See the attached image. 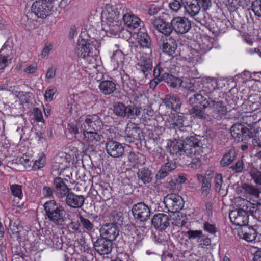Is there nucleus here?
I'll list each match as a JSON object with an SVG mask.
<instances>
[{"label":"nucleus","instance_id":"f257e3e1","mask_svg":"<svg viewBox=\"0 0 261 261\" xmlns=\"http://www.w3.org/2000/svg\"><path fill=\"white\" fill-rule=\"evenodd\" d=\"M45 219L56 226L64 225L66 221V211L64 207L54 200H49L43 205Z\"/></svg>","mask_w":261,"mask_h":261},{"label":"nucleus","instance_id":"f03ea898","mask_svg":"<svg viewBox=\"0 0 261 261\" xmlns=\"http://www.w3.org/2000/svg\"><path fill=\"white\" fill-rule=\"evenodd\" d=\"M190 105L193 107L189 111V114L194 119L205 120L208 115L206 109L211 107V102L200 94H193L188 99Z\"/></svg>","mask_w":261,"mask_h":261},{"label":"nucleus","instance_id":"7ed1b4c3","mask_svg":"<svg viewBox=\"0 0 261 261\" xmlns=\"http://www.w3.org/2000/svg\"><path fill=\"white\" fill-rule=\"evenodd\" d=\"M126 10V6L122 3L115 5L107 4L101 12V19L110 27L119 28V21L121 16Z\"/></svg>","mask_w":261,"mask_h":261},{"label":"nucleus","instance_id":"20e7f679","mask_svg":"<svg viewBox=\"0 0 261 261\" xmlns=\"http://www.w3.org/2000/svg\"><path fill=\"white\" fill-rule=\"evenodd\" d=\"M256 122L247 124L248 127H245L241 124H234L230 128V133L233 138L238 141L248 140L253 138L258 133L255 127Z\"/></svg>","mask_w":261,"mask_h":261},{"label":"nucleus","instance_id":"39448f33","mask_svg":"<svg viewBox=\"0 0 261 261\" xmlns=\"http://www.w3.org/2000/svg\"><path fill=\"white\" fill-rule=\"evenodd\" d=\"M177 138V140L183 141L187 156L192 157L193 155L200 154L202 143L198 136H189L184 134Z\"/></svg>","mask_w":261,"mask_h":261},{"label":"nucleus","instance_id":"423d86ee","mask_svg":"<svg viewBox=\"0 0 261 261\" xmlns=\"http://www.w3.org/2000/svg\"><path fill=\"white\" fill-rule=\"evenodd\" d=\"M94 43H96V40L83 38L81 36L78 40L75 48V54L77 57L91 61V58H93L94 56L93 53L96 51Z\"/></svg>","mask_w":261,"mask_h":261},{"label":"nucleus","instance_id":"0eeeda50","mask_svg":"<svg viewBox=\"0 0 261 261\" xmlns=\"http://www.w3.org/2000/svg\"><path fill=\"white\" fill-rule=\"evenodd\" d=\"M202 84L201 89L196 94H200L204 97H207L206 98L210 102H215L218 97H220L219 90L216 89L217 82L215 79L207 77L203 80Z\"/></svg>","mask_w":261,"mask_h":261},{"label":"nucleus","instance_id":"6e6552de","mask_svg":"<svg viewBox=\"0 0 261 261\" xmlns=\"http://www.w3.org/2000/svg\"><path fill=\"white\" fill-rule=\"evenodd\" d=\"M111 109L114 116L121 119L126 118L131 119H135L138 110L137 107L133 104L126 106L121 102H114Z\"/></svg>","mask_w":261,"mask_h":261},{"label":"nucleus","instance_id":"1a4fd4ad","mask_svg":"<svg viewBox=\"0 0 261 261\" xmlns=\"http://www.w3.org/2000/svg\"><path fill=\"white\" fill-rule=\"evenodd\" d=\"M52 3L43 0H37L32 5V11L38 17L45 18L50 15L54 11Z\"/></svg>","mask_w":261,"mask_h":261},{"label":"nucleus","instance_id":"9d476101","mask_svg":"<svg viewBox=\"0 0 261 261\" xmlns=\"http://www.w3.org/2000/svg\"><path fill=\"white\" fill-rule=\"evenodd\" d=\"M163 202L167 211L172 213L178 212L182 210L185 204L181 196L173 193L167 195L164 197Z\"/></svg>","mask_w":261,"mask_h":261},{"label":"nucleus","instance_id":"9b49d317","mask_svg":"<svg viewBox=\"0 0 261 261\" xmlns=\"http://www.w3.org/2000/svg\"><path fill=\"white\" fill-rule=\"evenodd\" d=\"M165 16H167V14H165L162 16L153 17L150 20V23L153 27L159 32L169 36L173 31L172 19L170 22L166 20Z\"/></svg>","mask_w":261,"mask_h":261},{"label":"nucleus","instance_id":"f8f14e48","mask_svg":"<svg viewBox=\"0 0 261 261\" xmlns=\"http://www.w3.org/2000/svg\"><path fill=\"white\" fill-rule=\"evenodd\" d=\"M132 212L134 219L141 222L147 221L151 214L150 208L143 202L134 204L132 208Z\"/></svg>","mask_w":261,"mask_h":261},{"label":"nucleus","instance_id":"ddd939ff","mask_svg":"<svg viewBox=\"0 0 261 261\" xmlns=\"http://www.w3.org/2000/svg\"><path fill=\"white\" fill-rule=\"evenodd\" d=\"M99 114L87 115L84 122L80 125L81 131H98L101 128L103 123Z\"/></svg>","mask_w":261,"mask_h":261},{"label":"nucleus","instance_id":"4468645a","mask_svg":"<svg viewBox=\"0 0 261 261\" xmlns=\"http://www.w3.org/2000/svg\"><path fill=\"white\" fill-rule=\"evenodd\" d=\"M142 136V130L137 124L132 123L127 125L124 136L126 142L137 144Z\"/></svg>","mask_w":261,"mask_h":261},{"label":"nucleus","instance_id":"2eb2a0df","mask_svg":"<svg viewBox=\"0 0 261 261\" xmlns=\"http://www.w3.org/2000/svg\"><path fill=\"white\" fill-rule=\"evenodd\" d=\"M229 216L231 222L240 226L241 228L248 225L249 216L242 206L232 211L229 213Z\"/></svg>","mask_w":261,"mask_h":261},{"label":"nucleus","instance_id":"dca6fc26","mask_svg":"<svg viewBox=\"0 0 261 261\" xmlns=\"http://www.w3.org/2000/svg\"><path fill=\"white\" fill-rule=\"evenodd\" d=\"M91 239L95 251L99 254H108L111 252L113 246L111 241L102 237H100L97 239L92 237Z\"/></svg>","mask_w":261,"mask_h":261},{"label":"nucleus","instance_id":"f3484780","mask_svg":"<svg viewBox=\"0 0 261 261\" xmlns=\"http://www.w3.org/2000/svg\"><path fill=\"white\" fill-rule=\"evenodd\" d=\"M137 115L135 119L138 118L145 125L154 126L156 123L154 112L151 109H142L137 107Z\"/></svg>","mask_w":261,"mask_h":261},{"label":"nucleus","instance_id":"a211bd4d","mask_svg":"<svg viewBox=\"0 0 261 261\" xmlns=\"http://www.w3.org/2000/svg\"><path fill=\"white\" fill-rule=\"evenodd\" d=\"M83 135L84 143L88 145L91 149H93L97 145L98 142L102 143L103 136L98 131L88 130L81 131Z\"/></svg>","mask_w":261,"mask_h":261},{"label":"nucleus","instance_id":"6ab92c4d","mask_svg":"<svg viewBox=\"0 0 261 261\" xmlns=\"http://www.w3.org/2000/svg\"><path fill=\"white\" fill-rule=\"evenodd\" d=\"M99 232L100 237H102L112 242L119 235V230L118 226L114 223H106L101 226Z\"/></svg>","mask_w":261,"mask_h":261},{"label":"nucleus","instance_id":"aec40b11","mask_svg":"<svg viewBox=\"0 0 261 261\" xmlns=\"http://www.w3.org/2000/svg\"><path fill=\"white\" fill-rule=\"evenodd\" d=\"M173 31L180 35L188 32L191 29V22L185 17H175L172 19Z\"/></svg>","mask_w":261,"mask_h":261},{"label":"nucleus","instance_id":"412c9836","mask_svg":"<svg viewBox=\"0 0 261 261\" xmlns=\"http://www.w3.org/2000/svg\"><path fill=\"white\" fill-rule=\"evenodd\" d=\"M105 149L108 155L115 158L122 156L124 152L123 146L113 139H109L106 143Z\"/></svg>","mask_w":261,"mask_h":261},{"label":"nucleus","instance_id":"4be33fe9","mask_svg":"<svg viewBox=\"0 0 261 261\" xmlns=\"http://www.w3.org/2000/svg\"><path fill=\"white\" fill-rule=\"evenodd\" d=\"M174 118L175 120L172 124L174 125V128L177 127L178 128L177 130H176V134L177 137L184 134L185 133H186L188 131V129L191 128L190 121L183 113L177 115Z\"/></svg>","mask_w":261,"mask_h":261},{"label":"nucleus","instance_id":"5701e85b","mask_svg":"<svg viewBox=\"0 0 261 261\" xmlns=\"http://www.w3.org/2000/svg\"><path fill=\"white\" fill-rule=\"evenodd\" d=\"M171 217L164 213L155 214L151 220L152 225L155 229L163 230L170 225Z\"/></svg>","mask_w":261,"mask_h":261},{"label":"nucleus","instance_id":"b1692460","mask_svg":"<svg viewBox=\"0 0 261 261\" xmlns=\"http://www.w3.org/2000/svg\"><path fill=\"white\" fill-rule=\"evenodd\" d=\"M136 40L141 48L147 49V53L151 55L152 52L151 40L145 30H139L137 33Z\"/></svg>","mask_w":261,"mask_h":261},{"label":"nucleus","instance_id":"393cba45","mask_svg":"<svg viewBox=\"0 0 261 261\" xmlns=\"http://www.w3.org/2000/svg\"><path fill=\"white\" fill-rule=\"evenodd\" d=\"M66 179L61 177H56L53 181L54 193L59 198H64L69 192L70 189L65 183Z\"/></svg>","mask_w":261,"mask_h":261},{"label":"nucleus","instance_id":"a878e982","mask_svg":"<svg viewBox=\"0 0 261 261\" xmlns=\"http://www.w3.org/2000/svg\"><path fill=\"white\" fill-rule=\"evenodd\" d=\"M162 100V103L171 111H177L182 104L180 97L172 94H166Z\"/></svg>","mask_w":261,"mask_h":261},{"label":"nucleus","instance_id":"bb28decb","mask_svg":"<svg viewBox=\"0 0 261 261\" xmlns=\"http://www.w3.org/2000/svg\"><path fill=\"white\" fill-rule=\"evenodd\" d=\"M193 17H194L195 20L201 26L208 30H212L214 29V21L206 11H199Z\"/></svg>","mask_w":261,"mask_h":261},{"label":"nucleus","instance_id":"cd10ccee","mask_svg":"<svg viewBox=\"0 0 261 261\" xmlns=\"http://www.w3.org/2000/svg\"><path fill=\"white\" fill-rule=\"evenodd\" d=\"M137 68L140 70L145 77L152 68V60L147 55H142L138 59Z\"/></svg>","mask_w":261,"mask_h":261},{"label":"nucleus","instance_id":"c85d7f7f","mask_svg":"<svg viewBox=\"0 0 261 261\" xmlns=\"http://www.w3.org/2000/svg\"><path fill=\"white\" fill-rule=\"evenodd\" d=\"M24 231L23 227L18 220L10 221L8 232L11 238L17 241L21 240Z\"/></svg>","mask_w":261,"mask_h":261},{"label":"nucleus","instance_id":"c756f323","mask_svg":"<svg viewBox=\"0 0 261 261\" xmlns=\"http://www.w3.org/2000/svg\"><path fill=\"white\" fill-rule=\"evenodd\" d=\"M65 203L69 207L81 208L84 204L85 198L83 195H76L73 192H68L65 196Z\"/></svg>","mask_w":261,"mask_h":261},{"label":"nucleus","instance_id":"7c9ffc66","mask_svg":"<svg viewBox=\"0 0 261 261\" xmlns=\"http://www.w3.org/2000/svg\"><path fill=\"white\" fill-rule=\"evenodd\" d=\"M163 42L160 44V47L163 53L168 55L169 56H172L175 52L177 44L176 40L172 37L169 38H165L162 37L161 41Z\"/></svg>","mask_w":261,"mask_h":261},{"label":"nucleus","instance_id":"2f4dec72","mask_svg":"<svg viewBox=\"0 0 261 261\" xmlns=\"http://www.w3.org/2000/svg\"><path fill=\"white\" fill-rule=\"evenodd\" d=\"M124 11L122 15V20L124 24L129 28H138L141 22V20L126 7V10Z\"/></svg>","mask_w":261,"mask_h":261},{"label":"nucleus","instance_id":"473e14b6","mask_svg":"<svg viewBox=\"0 0 261 261\" xmlns=\"http://www.w3.org/2000/svg\"><path fill=\"white\" fill-rule=\"evenodd\" d=\"M219 98L218 97V100H216L215 102H211V106L212 104L214 110L213 116L218 120L220 119L222 116L226 115L227 112L225 102L219 99Z\"/></svg>","mask_w":261,"mask_h":261},{"label":"nucleus","instance_id":"72a5a7b5","mask_svg":"<svg viewBox=\"0 0 261 261\" xmlns=\"http://www.w3.org/2000/svg\"><path fill=\"white\" fill-rule=\"evenodd\" d=\"M239 235L245 241L252 242L255 240L257 232L252 226L247 225L241 228L239 231Z\"/></svg>","mask_w":261,"mask_h":261},{"label":"nucleus","instance_id":"f704fd0d","mask_svg":"<svg viewBox=\"0 0 261 261\" xmlns=\"http://www.w3.org/2000/svg\"><path fill=\"white\" fill-rule=\"evenodd\" d=\"M182 4L186 12L192 17L199 12L200 6L196 0H181Z\"/></svg>","mask_w":261,"mask_h":261},{"label":"nucleus","instance_id":"c9c22d12","mask_svg":"<svg viewBox=\"0 0 261 261\" xmlns=\"http://www.w3.org/2000/svg\"><path fill=\"white\" fill-rule=\"evenodd\" d=\"M176 168L175 163L172 161H168L162 165L159 171L156 174L155 177L157 180L162 179L167 177L169 172Z\"/></svg>","mask_w":261,"mask_h":261},{"label":"nucleus","instance_id":"e433bc0d","mask_svg":"<svg viewBox=\"0 0 261 261\" xmlns=\"http://www.w3.org/2000/svg\"><path fill=\"white\" fill-rule=\"evenodd\" d=\"M116 84L112 80H102L98 86L101 93L105 95L111 94L116 90Z\"/></svg>","mask_w":261,"mask_h":261},{"label":"nucleus","instance_id":"4c0bfd02","mask_svg":"<svg viewBox=\"0 0 261 261\" xmlns=\"http://www.w3.org/2000/svg\"><path fill=\"white\" fill-rule=\"evenodd\" d=\"M13 47V39L9 38L0 49L1 56H3L8 59L12 60L14 54Z\"/></svg>","mask_w":261,"mask_h":261},{"label":"nucleus","instance_id":"58836bf2","mask_svg":"<svg viewBox=\"0 0 261 261\" xmlns=\"http://www.w3.org/2000/svg\"><path fill=\"white\" fill-rule=\"evenodd\" d=\"M137 175L138 180H141L144 184L150 183L153 177L152 171L146 167L139 169Z\"/></svg>","mask_w":261,"mask_h":261},{"label":"nucleus","instance_id":"ea45409f","mask_svg":"<svg viewBox=\"0 0 261 261\" xmlns=\"http://www.w3.org/2000/svg\"><path fill=\"white\" fill-rule=\"evenodd\" d=\"M236 152L234 149H231L226 151L220 161V165L225 167L230 165L236 158Z\"/></svg>","mask_w":261,"mask_h":261},{"label":"nucleus","instance_id":"a19ab883","mask_svg":"<svg viewBox=\"0 0 261 261\" xmlns=\"http://www.w3.org/2000/svg\"><path fill=\"white\" fill-rule=\"evenodd\" d=\"M170 153L177 155L186 154L183 141L178 140L172 142L170 147Z\"/></svg>","mask_w":261,"mask_h":261},{"label":"nucleus","instance_id":"79ce46f5","mask_svg":"<svg viewBox=\"0 0 261 261\" xmlns=\"http://www.w3.org/2000/svg\"><path fill=\"white\" fill-rule=\"evenodd\" d=\"M46 241L48 245L56 249H61L62 248V239L55 234H51L49 240L46 238Z\"/></svg>","mask_w":261,"mask_h":261},{"label":"nucleus","instance_id":"37998d69","mask_svg":"<svg viewBox=\"0 0 261 261\" xmlns=\"http://www.w3.org/2000/svg\"><path fill=\"white\" fill-rule=\"evenodd\" d=\"M128 159L133 166L141 165L144 163V155L138 152H130L128 154Z\"/></svg>","mask_w":261,"mask_h":261},{"label":"nucleus","instance_id":"c03bdc74","mask_svg":"<svg viewBox=\"0 0 261 261\" xmlns=\"http://www.w3.org/2000/svg\"><path fill=\"white\" fill-rule=\"evenodd\" d=\"M168 74V73L165 71L164 64L161 62H160L159 64H158L154 68L153 73V77L162 81H164L166 75H167Z\"/></svg>","mask_w":261,"mask_h":261},{"label":"nucleus","instance_id":"a18cd8bd","mask_svg":"<svg viewBox=\"0 0 261 261\" xmlns=\"http://www.w3.org/2000/svg\"><path fill=\"white\" fill-rule=\"evenodd\" d=\"M164 81L173 88L179 87L181 84V81L179 78L175 77L169 73L166 75Z\"/></svg>","mask_w":261,"mask_h":261},{"label":"nucleus","instance_id":"49530a36","mask_svg":"<svg viewBox=\"0 0 261 261\" xmlns=\"http://www.w3.org/2000/svg\"><path fill=\"white\" fill-rule=\"evenodd\" d=\"M210 178H203L201 181V187L200 189L201 195L206 197L210 193L211 191V182Z\"/></svg>","mask_w":261,"mask_h":261},{"label":"nucleus","instance_id":"de8ad7c7","mask_svg":"<svg viewBox=\"0 0 261 261\" xmlns=\"http://www.w3.org/2000/svg\"><path fill=\"white\" fill-rule=\"evenodd\" d=\"M243 188L246 193L248 194L255 198H258L259 197L260 191L254 186L249 184H245L243 186Z\"/></svg>","mask_w":261,"mask_h":261},{"label":"nucleus","instance_id":"09e8293b","mask_svg":"<svg viewBox=\"0 0 261 261\" xmlns=\"http://www.w3.org/2000/svg\"><path fill=\"white\" fill-rule=\"evenodd\" d=\"M202 234L203 231L201 230L189 229L185 233V236L190 241H197Z\"/></svg>","mask_w":261,"mask_h":261},{"label":"nucleus","instance_id":"8fccbe9b","mask_svg":"<svg viewBox=\"0 0 261 261\" xmlns=\"http://www.w3.org/2000/svg\"><path fill=\"white\" fill-rule=\"evenodd\" d=\"M201 84V81L199 79H193L188 83L187 88L191 92H195L197 90H200V88Z\"/></svg>","mask_w":261,"mask_h":261},{"label":"nucleus","instance_id":"3c124183","mask_svg":"<svg viewBox=\"0 0 261 261\" xmlns=\"http://www.w3.org/2000/svg\"><path fill=\"white\" fill-rule=\"evenodd\" d=\"M227 21L226 20H221L220 19H218L215 24V27L214 26V29L212 30H210L212 32H216L218 33H224L225 32L227 29L226 25Z\"/></svg>","mask_w":261,"mask_h":261},{"label":"nucleus","instance_id":"603ef678","mask_svg":"<svg viewBox=\"0 0 261 261\" xmlns=\"http://www.w3.org/2000/svg\"><path fill=\"white\" fill-rule=\"evenodd\" d=\"M196 242L198 243V245L200 247L205 248L211 245V240L210 238L203 233Z\"/></svg>","mask_w":261,"mask_h":261},{"label":"nucleus","instance_id":"864d4df0","mask_svg":"<svg viewBox=\"0 0 261 261\" xmlns=\"http://www.w3.org/2000/svg\"><path fill=\"white\" fill-rule=\"evenodd\" d=\"M245 204L242 206L244 210H245V212L247 213L248 216L249 214H251L254 215V214L256 215V204L252 203L248 201H245L243 200Z\"/></svg>","mask_w":261,"mask_h":261},{"label":"nucleus","instance_id":"5fc2aeb1","mask_svg":"<svg viewBox=\"0 0 261 261\" xmlns=\"http://www.w3.org/2000/svg\"><path fill=\"white\" fill-rule=\"evenodd\" d=\"M112 60L116 62L118 65L122 64L124 61V55L122 51L117 50L113 53L111 57Z\"/></svg>","mask_w":261,"mask_h":261},{"label":"nucleus","instance_id":"6e6d98bb","mask_svg":"<svg viewBox=\"0 0 261 261\" xmlns=\"http://www.w3.org/2000/svg\"><path fill=\"white\" fill-rule=\"evenodd\" d=\"M80 221L82 226L87 231H92L94 229V225L88 219L82 215L79 216Z\"/></svg>","mask_w":261,"mask_h":261},{"label":"nucleus","instance_id":"4d7b16f0","mask_svg":"<svg viewBox=\"0 0 261 261\" xmlns=\"http://www.w3.org/2000/svg\"><path fill=\"white\" fill-rule=\"evenodd\" d=\"M10 189L13 195L20 199L22 198V187L20 185L14 184L11 186Z\"/></svg>","mask_w":261,"mask_h":261},{"label":"nucleus","instance_id":"13d9d810","mask_svg":"<svg viewBox=\"0 0 261 261\" xmlns=\"http://www.w3.org/2000/svg\"><path fill=\"white\" fill-rule=\"evenodd\" d=\"M33 118L37 122H44L42 113L38 108H34L32 111Z\"/></svg>","mask_w":261,"mask_h":261},{"label":"nucleus","instance_id":"bf43d9fd","mask_svg":"<svg viewBox=\"0 0 261 261\" xmlns=\"http://www.w3.org/2000/svg\"><path fill=\"white\" fill-rule=\"evenodd\" d=\"M243 0H228V7L230 11H234L240 6L243 7L242 4Z\"/></svg>","mask_w":261,"mask_h":261},{"label":"nucleus","instance_id":"052dcab7","mask_svg":"<svg viewBox=\"0 0 261 261\" xmlns=\"http://www.w3.org/2000/svg\"><path fill=\"white\" fill-rule=\"evenodd\" d=\"M252 10L255 15L261 17V0H256L252 3Z\"/></svg>","mask_w":261,"mask_h":261},{"label":"nucleus","instance_id":"680f3d73","mask_svg":"<svg viewBox=\"0 0 261 261\" xmlns=\"http://www.w3.org/2000/svg\"><path fill=\"white\" fill-rule=\"evenodd\" d=\"M57 92L56 88L54 87H49L45 90L44 97L46 100L50 101L53 99V96Z\"/></svg>","mask_w":261,"mask_h":261},{"label":"nucleus","instance_id":"e2e57ef3","mask_svg":"<svg viewBox=\"0 0 261 261\" xmlns=\"http://www.w3.org/2000/svg\"><path fill=\"white\" fill-rule=\"evenodd\" d=\"M252 179L254 181L259 185H261V172L256 170H252L249 173Z\"/></svg>","mask_w":261,"mask_h":261},{"label":"nucleus","instance_id":"0e129e2a","mask_svg":"<svg viewBox=\"0 0 261 261\" xmlns=\"http://www.w3.org/2000/svg\"><path fill=\"white\" fill-rule=\"evenodd\" d=\"M203 229L211 234L215 235L217 232V229L214 224H211L207 222L203 223Z\"/></svg>","mask_w":261,"mask_h":261},{"label":"nucleus","instance_id":"69168bd1","mask_svg":"<svg viewBox=\"0 0 261 261\" xmlns=\"http://www.w3.org/2000/svg\"><path fill=\"white\" fill-rule=\"evenodd\" d=\"M198 5L200 6V10L206 11L208 10L212 5L211 0H196Z\"/></svg>","mask_w":261,"mask_h":261},{"label":"nucleus","instance_id":"338daca9","mask_svg":"<svg viewBox=\"0 0 261 261\" xmlns=\"http://www.w3.org/2000/svg\"><path fill=\"white\" fill-rule=\"evenodd\" d=\"M214 181L216 189L220 191L223 182L222 175L221 174H217L215 176Z\"/></svg>","mask_w":261,"mask_h":261},{"label":"nucleus","instance_id":"774afa93","mask_svg":"<svg viewBox=\"0 0 261 261\" xmlns=\"http://www.w3.org/2000/svg\"><path fill=\"white\" fill-rule=\"evenodd\" d=\"M243 167L244 164L242 160H239L234 165H232L230 169L236 173H240L242 171Z\"/></svg>","mask_w":261,"mask_h":261}]
</instances>
